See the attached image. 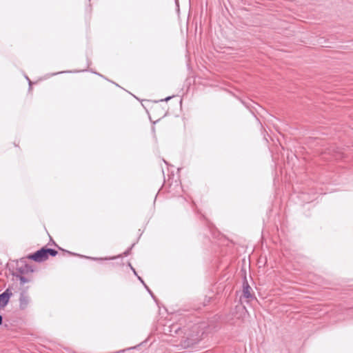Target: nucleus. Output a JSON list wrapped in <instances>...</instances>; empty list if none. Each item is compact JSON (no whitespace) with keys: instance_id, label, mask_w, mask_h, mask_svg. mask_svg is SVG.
Segmentation results:
<instances>
[{"instance_id":"nucleus-12","label":"nucleus","mask_w":353,"mask_h":353,"mask_svg":"<svg viewBox=\"0 0 353 353\" xmlns=\"http://www.w3.org/2000/svg\"><path fill=\"white\" fill-rule=\"evenodd\" d=\"M3 318L2 316L0 314V325L2 324Z\"/></svg>"},{"instance_id":"nucleus-3","label":"nucleus","mask_w":353,"mask_h":353,"mask_svg":"<svg viewBox=\"0 0 353 353\" xmlns=\"http://www.w3.org/2000/svg\"><path fill=\"white\" fill-rule=\"evenodd\" d=\"M252 288L248 283V281L245 278L244 281L243 283V290H242V296L247 299H252L254 298L253 294H252Z\"/></svg>"},{"instance_id":"nucleus-9","label":"nucleus","mask_w":353,"mask_h":353,"mask_svg":"<svg viewBox=\"0 0 353 353\" xmlns=\"http://www.w3.org/2000/svg\"><path fill=\"white\" fill-rule=\"evenodd\" d=\"M138 279H139V281H141V282L142 283H143V284H144V285H145V288L147 289V290H148V291L149 292V293L152 295V296H153V295H152V293L151 290H150L148 288V286L144 283V282H143V281L142 280V279H141L140 276H138Z\"/></svg>"},{"instance_id":"nucleus-8","label":"nucleus","mask_w":353,"mask_h":353,"mask_svg":"<svg viewBox=\"0 0 353 353\" xmlns=\"http://www.w3.org/2000/svg\"><path fill=\"white\" fill-rule=\"evenodd\" d=\"M94 261H103V260H111L114 259L116 257H110V258H90Z\"/></svg>"},{"instance_id":"nucleus-6","label":"nucleus","mask_w":353,"mask_h":353,"mask_svg":"<svg viewBox=\"0 0 353 353\" xmlns=\"http://www.w3.org/2000/svg\"><path fill=\"white\" fill-rule=\"evenodd\" d=\"M46 254H47L48 257L49 255H50L52 256H55L58 253L57 250L52 249V248H46Z\"/></svg>"},{"instance_id":"nucleus-7","label":"nucleus","mask_w":353,"mask_h":353,"mask_svg":"<svg viewBox=\"0 0 353 353\" xmlns=\"http://www.w3.org/2000/svg\"><path fill=\"white\" fill-rule=\"evenodd\" d=\"M13 275H14L17 278H18L19 279L21 284H24V283L28 282V280L23 276L15 275L14 274H13Z\"/></svg>"},{"instance_id":"nucleus-5","label":"nucleus","mask_w":353,"mask_h":353,"mask_svg":"<svg viewBox=\"0 0 353 353\" xmlns=\"http://www.w3.org/2000/svg\"><path fill=\"white\" fill-rule=\"evenodd\" d=\"M30 302L29 297L24 293L21 292L19 297V307L21 310H25L27 308Z\"/></svg>"},{"instance_id":"nucleus-15","label":"nucleus","mask_w":353,"mask_h":353,"mask_svg":"<svg viewBox=\"0 0 353 353\" xmlns=\"http://www.w3.org/2000/svg\"><path fill=\"white\" fill-rule=\"evenodd\" d=\"M26 79H28L29 81V83L30 84L31 82H30V79H28V77H26Z\"/></svg>"},{"instance_id":"nucleus-13","label":"nucleus","mask_w":353,"mask_h":353,"mask_svg":"<svg viewBox=\"0 0 353 353\" xmlns=\"http://www.w3.org/2000/svg\"><path fill=\"white\" fill-rule=\"evenodd\" d=\"M131 269L132 270V271L134 272V274L137 275V272L135 271V270L131 266Z\"/></svg>"},{"instance_id":"nucleus-10","label":"nucleus","mask_w":353,"mask_h":353,"mask_svg":"<svg viewBox=\"0 0 353 353\" xmlns=\"http://www.w3.org/2000/svg\"><path fill=\"white\" fill-rule=\"evenodd\" d=\"M132 248H128L125 252H124L123 254L125 256H128L130 254Z\"/></svg>"},{"instance_id":"nucleus-14","label":"nucleus","mask_w":353,"mask_h":353,"mask_svg":"<svg viewBox=\"0 0 353 353\" xmlns=\"http://www.w3.org/2000/svg\"><path fill=\"white\" fill-rule=\"evenodd\" d=\"M170 98H171L170 97H168L165 99V101H168Z\"/></svg>"},{"instance_id":"nucleus-4","label":"nucleus","mask_w":353,"mask_h":353,"mask_svg":"<svg viewBox=\"0 0 353 353\" xmlns=\"http://www.w3.org/2000/svg\"><path fill=\"white\" fill-rule=\"evenodd\" d=\"M12 294L9 289L6 290L0 294V308L4 307L8 303Z\"/></svg>"},{"instance_id":"nucleus-2","label":"nucleus","mask_w":353,"mask_h":353,"mask_svg":"<svg viewBox=\"0 0 353 353\" xmlns=\"http://www.w3.org/2000/svg\"><path fill=\"white\" fill-rule=\"evenodd\" d=\"M28 259L38 263L43 262L48 259L46 248L37 250L34 253L28 256Z\"/></svg>"},{"instance_id":"nucleus-16","label":"nucleus","mask_w":353,"mask_h":353,"mask_svg":"<svg viewBox=\"0 0 353 353\" xmlns=\"http://www.w3.org/2000/svg\"><path fill=\"white\" fill-rule=\"evenodd\" d=\"M19 272L22 274L23 272L22 270H19Z\"/></svg>"},{"instance_id":"nucleus-1","label":"nucleus","mask_w":353,"mask_h":353,"mask_svg":"<svg viewBox=\"0 0 353 353\" xmlns=\"http://www.w3.org/2000/svg\"><path fill=\"white\" fill-rule=\"evenodd\" d=\"M205 328V324L202 322L189 325L188 328H183V330L181 327L173 324L171 327L170 332H174L176 334H178L179 332L184 333V336L179 345L181 346L182 348L187 349L197 344L203 339L205 332L204 330Z\"/></svg>"},{"instance_id":"nucleus-11","label":"nucleus","mask_w":353,"mask_h":353,"mask_svg":"<svg viewBox=\"0 0 353 353\" xmlns=\"http://www.w3.org/2000/svg\"><path fill=\"white\" fill-rule=\"evenodd\" d=\"M26 271L28 272V271H30V272H33V270L32 269H29V268L28 267V265H26Z\"/></svg>"}]
</instances>
